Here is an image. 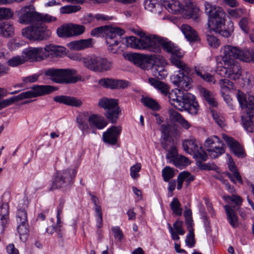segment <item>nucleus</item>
<instances>
[{
    "label": "nucleus",
    "instance_id": "nucleus-35",
    "mask_svg": "<svg viewBox=\"0 0 254 254\" xmlns=\"http://www.w3.org/2000/svg\"><path fill=\"white\" fill-rule=\"evenodd\" d=\"M149 82L151 85L160 91L164 95H167L168 94L169 87L164 82L156 80L153 78H150L149 79Z\"/></svg>",
    "mask_w": 254,
    "mask_h": 254
},
{
    "label": "nucleus",
    "instance_id": "nucleus-30",
    "mask_svg": "<svg viewBox=\"0 0 254 254\" xmlns=\"http://www.w3.org/2000/svg\"><path fill=\"white\" fill-rule=\"evenodd\" d=\"M88 121L90 126H94L99 129H102L107 126L108 123L105 118L97 115H91Z\"/></svg>",
    "mask_w": 254,
    "mask_h": 254
},
{
    "label": "nucleus",
    "instance_id": "nucleus-32",
    "mask_svg": "<svg viewBox=\"0 0 254 254\" xmlns=\"http://www.w3.org/2000/svg\"><path fill=\"white\" fill-rule=\"evenodd\" d=\"M227 219L230 225L233 228H236L238 226V217L234 210L230 205H226L224 206Z\"/></svg>",
    "mask_w": 254,
    "mask_h": 254
},
{
    "label": "nucleus",
    "instance_id": "nucleus-52",
    "mask_svg": "<svg viewBox=\"0 0 254 254\" xmlns=\"http://www.w3.org/2000/svg\"><path fill=\"white\" fill-rule=\"evenodd\" d=\"M13 12L9 8L0 7V20L8 19L13 16Z\"/></svg>",
    "mask_w": 254,
    "mask_h": 254
},
{
    "label": "nucleus",
    "instance_id": "nucleus-48",
    "mask_svg": "<svg viewBox=\"0 0 254 254\" xmlns=\"http://www.w3.org/2000/svg\"><path fill=\"white\" fill-rule=\"evenodd\" d=\"M76 122L79 128L83 132L88 130L89 127L84 116L82 115L78 116L76 117Z\"/></svg>",
    "mask_w": 254,
    "mask_h": 254
},
{
    "label": "nucleus",
    "instance_id": "nucleus-28",
    "mask_svg": "<svg viewBox=\"0 0 254 254\" xmlns=\"http://www.w3.org/2000/svg\"><path fill=\"white\" fill-rule=\"evenodd\" d=\"M9 219V206L7 203H2L0 206V223L1 232L3 233Z\"/></svg>",
    "mask_w": 254,
    "mask_h": 254
},
{
    "label": "nucleus",
    "instance_id": "nucleus-9",
    "mask_svg": "<svg viewBox=\"0 0 254 254\" xmlns=\"http://www.w3.org/2000/svg\"><path fill=\"white\" fill-rule=\"evenodd\" d=\"M241 68L239 64H232L231 62L222 59V63L218 64L215 69L216 72L222 77L233 80L239 79L241 75Z\"/></svg>",
    "mask_w": 254,
    "mask_h": 254
},
{
    "label": "nucleus",
    "instance_id": "nucleus-2",
    "mask_svg": "<svg viewBox=\"0 0 254 254\" xmlns=\"http://www.w3.org/2000/svg\"><path fill=\"white\" fill-rule=\"evenodd\" d=\"M205 13L208 16V27L216 33L225 37H229L234 31V25L232 20H229L226 27L225 21L226 16L222 8L212 6L206 2L204 4Z\"/></svg>",
    "mask_w": 254,
    "mask_h": 254
},
{
    "label": "nucleus",
    "instance_id": "nucleus-12",
    "mask_svg": "<svg viewBox=\"0 0 254 254\" xmlns=\"http://www.w3.org/2000/svg\"><path fill=\"white\" fill-rule=\"evenodd\" d=\"M27 207L26 200L23 199L19 201L16 219L18 224L17 230L20 239H21V236L25 235L28 233L27 215L26 210Z\"/></svg>",
    "mask_w": 254,
    "mask_h": 254
},
{
    "label": "nucleus",
    "instance_id": "nucleus-1",
    "mask_svg": "<svg viewBox=\"0 0 254 254\" xmlns=\"http://www.w3.org/2000/svg\"><path fill=\"white\" fill-rule=\"evenodd\" d=\"M160 48L171 54L170 61L173 65L180 69L179 73L171 77V80L174 85L185 89L190 87L192 82L191 78L189 75L191 69L181 59L184 56L178 46H175L166 38L160 37Z\"/></svg>",
    "mask_w": 254,
    "mask_h": 254
},
{
    "label": "nucleus",
    "instance_id": "nucleus-34",
    "mask_svg": "<svg viewBox=\"0 0 254 254\" xmlns=\"http://www.w3.org/2000/svg\"><path fill=\"white\" fill-rule=\"evenodd\" d=\"M181 30L188 41L197 40L198 37L196 31L189 25L183 24L181 27Z\"/></svg>",
    "mask_w": 254,
    "mask_h": 254
},
{
    "label": "nucleus",
    "instance_id": "nucleus-24",
    "mask_svg": "<svg viewBox=\"0 0 254 254\" xmlns=\"http://www.w3.org/2000/svg\"><path fill=\"white\" fill-rule=\"evenodd\" d=\"M54 100L56 102L76 107H80L82 104L80 100L74 97L65 95L56 96L54 97Z\"/></svg>",
    "mask_w": 254,
    "mask_h": 254
},
{
    "label": "nucleus",
    "instance_id": "nucleus-17",
    "mask_svg": "<svg viewBox=\"0 0 254 254\" xmlns=\"http://www.w3.org/2000/svg\"><path fill=\"white\" fill-rule=\"evenodd\" d=\"M23 54L30 62L40 61L47 58L45 47H29L23 50Z\"/></svg>",
    "mask_w": 254,
    "mask_h": 254
},
{
    "label": "nucleus",
    "instance_id": "nucleus-4",
    "mask_svg": "<svg viewBox=\"0 0 254 254\" xmlns=\"http://www.w3.org/2000/svg\"><path fill=\"white\" fill-rule=\"evenodd\" d=\"M75 69H47L45 74L50 77L54 82L59 84L74 83L81 79V76L77 74Z\"/></svg>",
    "mask_w": 254,
    "mask_h": 254
},
{
    "label": "nucleus",
    "instance_id": "nucleus-26",
    "mask_svg": "<svg viewBox=\"0 0 254 254\" xmlns=\"http://www.w3.org/2000/svg\"><path fill=\"white\" fill-rule=\"evenodd\" d=\"M66 49L64 47L53 45H50L45 47V53L47 58L62 57L65 54Z\"/></svg>",
    "mask_w": 254,
    "mask_h": 254
},
{
    "label": "nucleus",
    "instance_id": "nucleus-45",
    "mask_svg": "<svg viewBox=\"0 0 254 254\" xmlns=\"http://www.w3.org/2000/svg\"><path fill=\"white\" fill-rule=\"evenodd\" d=\"M37 22H42L44 23H50L55 21L57 18L49 14H43L38 12Z\"/></svg>",
    "mask_w": 254,
    "mask_h": 254
},
{
    "label": "nucleus",
    "instance_id": "nucleus-15",
    "mask_svg": "<svg viewBox=\"0 0 254 254\" xmlns=\"http://www.w3.org/2000/svg\"><path fill=\"white\" fill-rule=\"evenodd\" d=\"M204 146L211 158H218L225 152L223 141L216 135L208 137L204 142Z\"/></svg>",
    "mask_w": 254,
    "mask_h": 254
},
{
    "label": "nucleus",
    "instance_id": "nucleus-22",
    "mask_svg": "<svg viewBox=\"0 0 254 254\" xmlns=\"http://www.w3.org/2000/svg\"><path fill=\"white\" fill-rule=\"evenodd\" d=\"M100 85L110 89L125 88L128 86V82L124 80L102 78L99 80Z\"/></svg>",
    "mask_w": 254,
    "mask_h": 254
},
{
    "label": "nucleus",
    "instance_id": "nucleus-23",
    "mask_svg": "<svg viewBox=\"0 0 254 254\" xmlns=\"http://www.w3.org/2000/svg\"><path fill=\"white\" fill-rule=\"evenodd\" d=\"M222 137L224 141L229 146L230 150L238 157L243 158L245 156L244 150L242 146L232 137L223 134Z\"/></svg>",
    "mask_w": 254,
    "mask_h": 254
},
{
    "label": "nucleus",
    "instance_id": "nucleus-41",
    "mask_svg": "<svg viewBox=\"0 0 254 254\" xmlns=\"http://www.w3.org/2000/svg\"><path fill=\"white\" fill-rule=\"evenodd\" d=\"M253 51L248 50H242L240 49V53H239L238 59L245 62L252 61Z\"/></svg>",
    "mask_w": 254,
    "mask_h": 254
},
{
    "label": "nucleus",
    "instance_id": "nucleus-63",
    "mask_svg": "<svg viewBox=\"0 0 254 254\" xmlns=\"http://www.w3.org/2000/svg\"><path fill=\"white\" fill-rule=\"evenodd\" d=\"M178 156L177 148L174 145L171 146L168 153L166 155V159L170 162H172L173 159L176 158Z\"/></svg>",
    "mask_w": 254,
    "mask_h": 254
},
{
    "label": "nucleus",
    "instance_id": "nucleus-43",
    "mask_svg": "<svg viewBox=\"0 0 254 254\" xmlns=\"http://www.w3.org/2000/svg\"><path fill=\"white\" fill-rule=\"evenodd\" d=\"M141 102L144 106L153 110H157L160 108L158 103L151 98L143 97Z\"/></svg>",
    "mask_w": 254,
    "mask_h": 254
},
{
    "label": "nucleus",
    "instance_id": "nucleus-36",
    "mask_svg": "<svg viewBox=\"0 0 254 254\" xmlns=\"http://www.w3.org/2000/svg\"><path fill=\"white\" fill-rule=\"evenodd\" d=\"M151 70L153 76L157 78H164L167 75V72L165 67L162 65H159L157 63L153 64Z\"/></svg>",
    "mask_w": 254,
    "mask_h": 254
},
{
    "label": "nucleus",
    "instance_id": "nucleus-49",
    "mask_svg": "<svg viewBox=\"0 0 254 254\" xmlns=\"http://www.w3.org/2000/svg\"><path fill=\"white\" fill-rule=\"evenodd\" d=\"M245 10L243 8H239L235 9L228 8L227 12L230 16L233 18H239L245 13Z\"/></svg>",
    "mask_w": 254,
    "mask_h": 254
},
{
    "label": "nucleus",
    "instance_id": "nucleus-40",
    "mask_svg": "<svg viewBox=\"0 0 254 254\" xmlns=\"http://www.w3.org/2000/svg\"><path fill=\"white\" fill-rule=\"evenodd\" d=\"M224 199L226 201L230 200L235 203L234 206H231L234 210H238L242 203V198L237 195L233 194L232 196L227 195L224 197Z\"/></svg>",
    "mask_w": 254,
    "mask_h": 254
},
{
    "label": "nucleus",
    "instance_id": "nucleus-37",
    "mask_svg": "<svg viewBox=\"0 0 254 254\" xmlns=\"http://www.w3.org/2000/svg\"><path fill=\"white\" fill-rule=\"evenodd\" d=\"M171 163H173L175 166L180 169H184L190 164L189 159L183 155L177 156L176 158L173 159Z\"/></svg>",
    "mask_w": 254,
    "mask_h": 254
},
{
    "label": "nucleus",
    "instance_id": "nucleus-44",
    "mask_svg": "<svg viewBox=\"0 0 254 254\" xmlns=\"http://www.w3.org/2000/svg\"><path fill=\"white\" fill-rule=\"evenodd\" d=\"M26 61L23 56H15L10 59L7 61V64L10 66L15 67L24 64Z\"/></svg>",
    "mask_w": 254,
    "mask_h": 254
},
{
    "label": "nucleus",
    "instance_id": "nucleus-59",
    "mask_svg": "<svg viewBox=\"0 0 254 254\" xmlns=\"http://www.w3.org/2000/svg\"><path fill=\"white\" fill-rule=\"evenodd\" d=\"M249 20L246 17L242 18L239 22L240 28L245 33H248L249 31Z\"/></svg>",
    "mask_w": 254,
    "mask_h": 254
},
{
    "label": "nucleus",
    "instance_id": "nucleus-39",
    "mask_svg": "<svg viewBox=\"0 0 254 254\" xmlns=\"http://www.w3.org/2000/svg\"><path fill=\"white\" fill-rule=\"evenodd\" d=\"M70 24L63 25L57 29V33L60 37H71Z\"/></svg>",
    "mask_w": 254,
    "mask_h": 254
},
{
    "label": "nucleus",
    "instance_id": "nucleus-6",
    "mask_svg": "<svg viewBox=\"0 0 254 254\" xmlns=\"http://www.w3.org/2000/svg\"><path fill=\"white\" fill-rule=\"evenodd\" d=\"M76 173L77 169L75 168H67L57 171L50 190H53L59 188L66 187L72 182Z\"/></svg>",
    "mask_w": 254,
    "mask_h": 254
},
{
    "label": "nucleus",
    "instance_id": "nucleus-29",
    "mask_svg": "<svg viewBox=\"0 0 254 254\" xmlns=\"http://www.w3.org/2000/svg\"><path fill=\"white\" fill-rule=\"evenodd\" d=\"M163 4L169 12L173 14L183 13L182 6L178 0L164 1Z\"/></svg>",
    "mask_w": 254,
    "mask_h": 254
},
{
    "label": "nucleus",
    "instance_id": "nucleus-7",
    "mask_svg": "<svg viewBox=\"0 0 254 254\" xmlns=\"http://www.w3.org/2000/svg\"><path fill=\"white\" fill-rule=\"evenodd\" d=\"M134 33L140 36L139 50H144L154 53H160L161 48L159 46V36L155 35H146L142 31L136 30Z\"/></svg>",
    "mask_w": 254,
    "mask_h": 254
},
{
    "label": "nucleus",
    "instance_id": "nucleus-51",
    "mask_svg": "<svg viewBox=\"0 0 254 254\" xmlns=\"http://www.w3.org/2000/svg\"><path fill=\"white\" fill-rule=\"evenodd\" d=\"M140 38L134 36H130L126 38V43L128 47L139 49Z\"/></svg>",
    "mask_w": 254,
    "mask_h": 254
},
{
    "label": "nucleus",
    "instance_id": "nucleus-14",
    "mask_svg": "<svg viewBox=\"0 0 254 254\" xmlns=\"http://www.w3.org/2000/svg\"><path fill=\"white\" fill-rule=\"evenodd\" d=\"M182 145L184 151L189 154H193L196 159L202 161L207 159V153L201 146L198 145L194 138L191 137L183 140Z\"/></svg>",
    "mask_w": 254,
    "mask_h": 254
},
{
    "label": "nucleus",
    "instance_id": "nucleus-50",
    "mask_svg": "<svg viewBox=\"0 0 254 254\" xmlns=\"http://www.w3.org/2000/svg\"><path fill=\"white\" fill-rule=\"evenodd\" d=\"M71 37L73 36L80 35L85 31L84 26L80 25L70 24Z\"/></svg>",
    "mask_w": 254,
    "mask_h": 254
},
{
    "label": "nucleus",
    "instance_id": "nucleus-25",
    "mask_svg": "<svg viewBox=\"0 0 254 254\" xmlns=\"http://www.w3.org/2000/svg\"><path fill=\"white\" fill-rule=\"evenodd\" d=\"M92 46V39L91 38L74 41L67 44V46L69 49L77 51L90 48Z\"/></svg>",
    "mask_w": 254,
    "mask_h": 254
},
{
    "label": "nucleus",
    "instance_id": "nucleus-61",
    "mask_svg": "<svg viewBox=\"0 0 254 254\" xmlns=\"http://www.w3.org/2000/svg\"><path fill=\"white\" fill-rule=\"evenodd\" d=\"M169 114L171 120L178 123L184 118L181 114L173 109L169 111Z\"/></svg>",
    "mask_w": 254,
    "mask_h": 254
},
{
    "label": "nucleus",
    "instance_id": "nucleus-60",
    "mask_svg": "<svg viewBox=\"0 0 254 254\" xmlns=\"http://www.w3.org/2000/svg\"><path fill=\"white\" fill-rule=\"evenodd\" d=\"M208 45L212 48H217L220 45L219 40L213 35H207Z\"/></svg>",
    "mask_w": 254,
    "mask_h": 254
},
{
    "label": "nucleus",
    "instance_id": "nucleus-21",
    "mask_svg": "<svg viewBox=\"0 0 254 254\" xmlns=\"http://www.w3.org/2000/svg\"><path fill=\"white\" fill-rule=\"evenodd\" d=\"M237 98L242 109H247V112L254 110V97L250 94H245L240 90H238Z\"/></svg>",
    "mask_w": 254,
    "mask_h": 254
},
{
    "label": "nucleus",
    "instance_id": "nucleus-53",
    "mask_svg": "<svg viewBox=\"0 0 254 254\" xmlns=\"http://www.w3.org/2000/svg\"><path fill=\"white\" fill-rule=\"evenodd\" d=\"M242 123L244 127L247 132H252L253 131L254 125L250 117L242 118Z\"/></svg>",
    "mask_w": 254,
    "mask_h": 254
},
{
    "label": "nucleus",
    "instance_id": "nucleus-47",
    "mask_svg": "<svg viewBox=\"0 0 254 254\" xmlns=\"http://www.w3.org/2000/svg\"><path fill=\"white\" fill-rule=\"evenodd\" d=\"M162 177L165 182H168L175 176L174 170L169 166L165 167L162 171Z\"/></svg>",
    "mask_w": 254,
    "mask_h": 254
},
{
    "label": "nucleus",
    "instance_id": "nucleus-55",
    "mask_svg": "<svg viewBox=\"0 0 254 254\" xmlns=\"http://www.w3.org/2000/svg\"><path fill=\"white\" fill-rule=\"evenodd\" d=\"M198 160L197 161V166L202 170H216L218 167L213 163H203Z\"/></svg>",
    "mask_w": 254,
    "mask_h": 254
},
{
    "label": "nucleus",
    "instance_id": "nucleus-19",
    "mask_svg": "<svg viewBox=\"0 0 254 254\" xmlns=\"http://www.w3.org/2000/svg\"><path fill=\"white\" fill-rule=\"evenodd\" d=\"M121 131V126H112L106 131L103 132L102 138L104 142L112 145H115L118 141Z\"/></svg>",
    "mask_w": 254,
    "mask_h": 254
},
{
    "label": "nucleus",
    "instance_id": "nucleus-8",
    "mask_svg": "<svg viewBox=\"0 0 254 254\" xmlns=\"http://www.w3.org/2000/svg\"><path fill=\"white\" fill-rule=\"evenodd\" d=\"M124 33L123 29L117 27H108L105 29L104 35L109 51L114 54L118 53V44Z\"/></svg>",
    "mask_w": 254,
    "mask_h": 254
},
{
    "label": "nucleus",
    "instance_id": "nucleus-62",
    "mask_svg": "<svg viewBox=\"0 0 254 254\" xmlns=\"http://www.w3.org/2000/svg\"><path fill=\"white\" fill-rule=\"evenodd\" d=\"M57 226L56 227L54 226L49 227L47 228L46 231L49 233H53L54 232H60L62 231L61 228L62 227V222L61 220V218H57Z\"/></svg>",
    "mask_w": 254,
    "mask_h": 254
},
{
    "label": "nucleus",
    "instance_id": "nucleus-13",
    "mask_svg": "<svg viewBox=\"0 0 254 254\" xmlns=\"http://www.w3.org/2000/svg\"><path fill=\"white\" fill-rule=\"evenodd\" d=\"M117 100L103 98L98 102L99 106L106 110L105 116L112 124H115L118 118L120 111L118 106Z\"/></svg>",
    "mask_w": 254,
    "mask_h": 254
},
{
    "label": "nucleus",
    "instance_id": "nucleus-64",
    "mask_svg": "<svg viewBox=\"0 0 254 254\" xmlns=\"http://www.w3.org/2000/svg\"><path fill=\"white\" fill-rule=\"evenodd\" d=\"M186 244L187 246H189L190 248H192L194 247L195 242H194V234L193 231H189V233L187 236V238L186 239Z\"/></svg>",
    "mask_w": 254,
    "mask_h": 254
},
{
    "label": "nucleus",
    "instance_id": "nucleus-54",
    "mask_svg": "<svg viewBox=\"0 0 254 254\" xmlns=\"http://www.w3.org/2000/svg\"><path fill=\"white\" fill-rule=\"evenodd\" d=\"M80 9L78 5H65L60 8V12L62 14H69L75 12Z\"/></svg>",
    "mask_w": 254,
    "mask_h": 254
},
{
    "label": "nucleus",
    "instance_id": "nucleus-42",
    "mask_svg": "<svg viewBox=\"0 0 254 254\" xmlns=\"http://www.w3.org/2000/svg\"><path fill=\"white\" fill-rule=\"evenodd\" d=\"M170 205L173 213L175 215L181 216L182 214V209L181 208V203L177 198H174L170 203Z\"/></svg>",
    "mask_w": 254,
    "mask_h": 254
},
{
    "label": "nucleus",
    "instance_id": "nucleus-20",
    "mask_svg": "<svg viewBox=\"0 0 254 254\" xmlns=\"http://www.w3.org/2000/svg\"><path fill=\"white\" fill-rule=\"evenodd\" d=\"M222 59L227 62H231L232 64H238L235 61V59H238L240 49L235 46L226 45L221 49Z\"/></svg>",
    "mask_w": 254,
    "mask_h": 254
},
{
    "label": "nucleus",
    "instance_id": "nucleus-57",
    "mask_svg": "<svg viewBox=\"0 0 254 254\" xmlns=\"http://www.w3.org/2000/svg\"><path fill=\"white\" fill-rule=\"evenodd\" d=\"M144 5L146 9L154 12L156 6H158L160 4L156 2V0H145Z\"/></svg>",
    "mask_w": 254,
    "mask_h": 254
},
{
    "label": "nucleus",
    "instance_id": "nucleus-56",
    "mask_svg": "<svg viewBox=\"0 0 254 254\" xmlns=\"http://www.w3.org/2000/svg\"><path fill=\"white\" fill-rule=\"evenodd\" d=\"M141 165L140 163H136L130 168V175L133 179H136L139 177V172L140 171Z\"/></svg>",
    "mask_w": 254,
    "mask_h": 254
},
{
    "label": "nucleus",
    "instance_id": "nucleus-46",
    "mask_svg": "<svg viewBox=\"0 0 254 254\" xmlns=\"http://www.w3.org/2000/svg\"><path fill=\"white\" fill-rule=\"evenodd\" d=\"M219 84L222 90V93H224V92H227L231 89H233L234 86L233 83L226 78L220 80Z\"/></svg>",
    "mask_w": 254,
    "mask_h": 254
},
{
    "label": "nucleus",
    "instance_id": "nucleus-18",
    "mask_svg": "<svg viewBox=\"0 0 254 254\" xmlns=\"http://www.w3.org/2000/svg\"><path fill=\"white\" fill-rule=\"evenodd\" d=\"M183 4V14L186 18H191L196 22H198L199 8L191 0H184Z\"/></svg>",
    "mask_w": 254,
    "mask_h": 254
},
{
    "label": "nucleus",
    "instance_id": "nucleus-31",
    "mask_svg": "<svg viewBox=\"0 0 254 254\" xmlns=\"http://www.w3.org/2000/svg\"><path fill=\"white\" fill-rule=\"evenodd\" d=\"M14 28L9 22H0V36L4 38L12 37L14 35Z\"/></svg>",
    "mask_w": 254,
    "mask_h": 254
},
{
    "label": "nucleus",
    "instance_id": "nucleus-3",
    "mask_svg": "<svg viewBox=\"0 0 254 254\" xmlns=\"http://www.w3.org/2000/svg\"><path fill=\"white\" fill-rule=\"evenodd\" d=\"M32 90L23 92L19 95L0 101V110L6 108L15 102L24 99L36 97L50 94L57 88L51 85H35L32 87Z\"/></svg>",
    "mask_w": 254,
    "mask_h": 254
},
{
    "label": "nucleus",
    "instance_id": "nucleus-16",
    "mask_svg": "<svg viewBox=\"0 0 254 254\" xmlns=\"http://www.w3.org/2000/svg\"><path fill=\"white\" fill-rule=\"evenodd\" d=\"M17 15L20 24H30L37 22L38 12L33 5L23 7L18 11Z\"/></svg>",
    "mask_w": 254,
    "mask_h": 254
},
{
    "label": "nucleus",
    "instance_id": "nucleus-58",
    "mask_svg": "<svg viewBox=\"0 0 254 254\" xmlns=\"http://www.w3.org/2000/svg\"><path fill=\"white\" fill-rule=\"evenodd\" d=\"M145 55H142L138 54H133L130 55V60L140 66L144 64V59Z\"/></svg>",
    "mask_w": 254,
    "mask_h": 254
},
{
    "label": "nucleus",
    "instance_id": "nucleus-11",
    "mask_svg": "<svg viewBox=\"0 0 254 254\" xmlns=\"http://www.w3.org/2000/svg\"><path fill=\"white\" fill-rule=\"evenodd\" d=\"M191 84L188 89L179 87L181 89L186 90V92L183 100L180 103L177 104V106H178V110L181 112L186 111L191 115H195L198 113L199 106L195 97L191 93L187 92L188 89L191 88Z\"/></svg>",
    "mask_w": 254,
    "mask_h": 254
},
{
    "label": "nucleus",
    "instance_id": "nucleus-10",
    "mask_svg": "<svg viewBox=\"0 0 254 254\" xmlns=\"http://www.w3.org/2000/svg\"><path fill=\"white\" fill-rule=\"evenodd\" d=\"M82 61L85 67L96 72L107 71L111 69L112 65L110 61L100 57H87L83 58Z\"/></svg>",
    "mask_w": 254,
    "mask_h": 254
},
{
    "label": "nucleus",
    "instance_id": "nucleus-33",
    "mask_svg": "<svg viewBox=\"0 0 254 254\" xmlns=\"http://www.w3.org/2000/svg\"><path fill=\"white\" fill-rule=\"evenodd\" d=\"M194 70L196 74L203 80L207 82L214 81V77L207 72L206 67L198 65L194 67Z\"/></svg>",
    "mask_w": 254,
    "mask_h": 254
},
{
    "label": "nucleus",
    "instance_id": "nucleus-38",
    "mask_svg": "<svg viewBox=\"0 0 254 254\" xmlns=\"http://www.w3.org/2000/svg\"><path fill=\"white\" fill-rule=\"evenodd\" d=\"M200 92L204 99L212 106H217V103L215 100L213 94L205 88H202L200 89Z\"/></svg>",
    "mask_w": 254,
    "mask_h": 254
},
{
    "label": "nucleus",
    "instance_id": "nucleus-27",
    "mask_svg": "<svg viewBox=\"0 0 254 254\" xmlns=\"http://www.w3.org/2000/svg\"><path fill=\"white\" fill-rule=\"evenodd\" d=\"M186 90L184 91L181 89H175L172 90L171 92H169L168 98L170 104L178 109V104L181 103L183 100Z\"/></svg>",
    "mask_w": 254,
    "mask_h": 254
},
{
    "label": "nucleus",
    "instance_id": "nucleus-5",
    "mask_svg": "<svg viewBox=\"0 0 254 254\" xmlns=\"http://www.w3.org/2000/svg\"><path fill=\"white\" fill-rule=\"evenodd\" d=\"M22 35L29 40L42 41L48 39L51 32L45 24L37 23L23 29Z\"/></svg>",
    "mask_w": 254,
    "mask_h": 254
}]
</instances>
